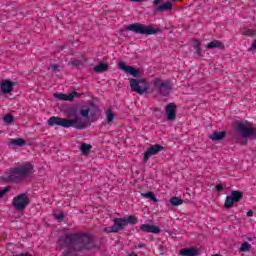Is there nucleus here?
I'll list each match as a JSON object with an SVG mask.
<instances>
[{
    "mask_svg": "<svg viewBox=\"0 0 256 256\" xmlns=\"http://www.w3.org/2000/svg\"><path fill=\"white\" fill-rule=\"evenodd\" d=\"M181 256H197L199 255V250L197 248H183L180 250Z\"/></svg>",
    "mask_w": 256,
    "mask_h": 256,
    "instance_id": "obj_18",
    "label": "nucleus"
},
{
    "mask_svg": "<svg viewBox=\"0 0 256 256\" xmlns=\"http://www.w3.org/2000/svg\"><path fill=\"white\" fill-rule=\"evenodd\" d=\"M51 69H52V71H57V69H59V66H57V65H52Z\"/></svg>",
    "mask_w": 256,
    "mask_h": 256,
    "instance_id": "obj_36",
    "label": "nucleus"
},
{
    "mask_svg": "<svg viewBox=\"0 0 256 256\" xmlns=\"http://www.w3.org/2000/svg\"><path fill=\"white\" fill-rule=\"evenodd\" d=\"M132 1L133 3H141L142 1H145V0H130Z\"/></svg>",
    "mask_w": 256,
    "mask_h": 256,
    "instance_id": "obj_39",
    "label": "nucleus"
},
{
    "mask_svg": "<svg viewBox=\"0 0 256 256\" xmlns=\"http://www.w3.org/2000/svg\"><path fill=\"white\" fill-rule=\"evenodd\" d=\"M216 191L219 193L221 191H223V184H218L216 185Z\"/></svg>",
    "mask_w": 256,
    "mask_h": 256,
    "instance_id": "obj_33",
    "label": "nucleus"
},
{
    "mask_svg": "<svg viewBox=\"0 0 256 256\" xmlns=\"http://www.w3.org/2000/svg\"><path fill=\"white\" fill-rule=\"evenodd\" d=\"M59 241L68 247L64 256H73L75 253H81V251H91L96 247L95 237L87 232L66 234L60 237Z\"/></svg>",
    "mask_w": 256,
    "mask_h": 256,
    "instance_id": "obj_1",
    "label": "nucleus"
},
{
    "mask_svg": "<svg viewBox=\"0 0 256 256\" xmlns=\"http://www.w3.org/2000/svg\"><path fill=\"white\" fill-rule=\"evenodd\" d=\"M107 69H109V65H107L105 63H99L98 65H96L94 67L95 73H105V71H107Z\"/></svg>",
    "mask_w": 256,
    "mask_h": 256,
    "instance_id": "obj_21",
    "label": "nucleus"
},
{
    "mask_svg": "<svg viewBox=\"0 0 256 256\" xmlns=\"http://www.w3.org/2000/svg\"><path fill=\"white\" fill-rule=\"evenodd\" d=\"M140 231H143V233H154L157 235V234L161 233V228H159L155 225L142 224L140 226Z\"/></svg>",
    "mask_w": 256,
    "mask_h": 256,
    "instance_id": "obj_17",
    "label": "nucleus"
},
{
    "mask_svg": "<svg viewBox=\"0 0 256 256\" xmlns=\"http://www.w3.org/2000/svg\"><path fill=\"white\" fill-rule=\"evenodd\" d=\"M7 191H9V188H4L3 190H0V199L1 197H3V195H5V193H7Z\"/></svg>",
    "mask_w": 256,
    "mask_h": 256,
    "instance_id": "obj_34",
    "label": "nucleus"
},
{
    "mask_svg": "<svg viewBox=\"0 0 256 256\" xmlns=\"http://www.w3.org/2000/svg\"><path fill=\"white\" fill-rule=\"evenodd\" d=\"M119 69H121L122 71H124V73H127L128 75H133V77H139V70L133 68V66L125 65V62L119 63Z\"/></svg>",
    "mask_w": 256,
    "mask_h": 256,
    "instance_id": "obj_14",
    "label": "nucleus"
},
{
    "mask_svg": "<svg viewBox=\"0 0 256 256\" xmlns=\"http://www.w3.org/2000/svg\"><path fill=\"white\" fill-rule=\"evenodd\" d=\"M241 199H243L242 191H237V190L232 191L231 195L226 197V200L224 203L225 209H231V207H233L235 203H239Z\"/></svg>",
    "mask_w": 256,
    "mask_h": 256,
    "instance_id": "obj_11",
    "label": "nucleus"
},
{
    "mask_svg": "<svg viewBox=\"0 0 256 256\" xmlns=\"http://www.w3.org/2000/svg\"><path fill=\"white\" fill-rule=\"evenodd\" d=\"M141 196L145 199H150V201H153V203H157V201H159L157 197H155V193L151 191L147 193H142Z\"/></svg>",
    "mask_w": 256,
    "mask_h": 256,
    "instance_id": "obj_24",
    "label": "nucleus"
},
{
    "mask_svg": "<svg viewBox=\"0 0 256 256\" xmlns=\"http://www.w3.org/2000/svg\"><path fill=\"white\" fill-rule=\"evenodd\" d=\"M137 217L129 215L126 218H115L114 224L111 227L104 228L105 233H119L123 231L127 225H136Z\"/></svg>",
    "mask_w": 256,
    "mask_h": 256,
    "instance_id": "obj_4",
    "label": "nucleus"
},
{
    "mask_svg": "<svg viewBox=\"0 0 256 256\" xmlns=\"http://www.w3.org/2000/svg\"><path fill=\"white\" fill-rule=\"evenodd\" d=\"M160 3H163V0H153L152 5L154 8L153 14L157 15V13H165L167 11H173V3L172 2H165L161 5Z\"/></svg>",
    "mask_w": 256,
    "mask_h": 256,
    "instance_id": "obj_10",
    "label": "nucleus"
},
{
    "mask_svg": "<svg viewBox=\"0 0 256 256\" xmlns=\"http://www.w3.org/2000/svg\"><path fill=\"white\" fill-rule=\"evenodd\" d=\"M25 144L26 142L22 138L13 139L10 141V145H14L15 147H23Z\"/></svg>",
    "mask_w": 256,
    "mask_h": 256,
    "instance_id": "obj_25",
    "label": "nucleus"
},
{
    "mask_svg": "<svg viewBox=\"0 0 256 256\" xmlns=\"http://www.w3.org/2000/svg\"><path fill=\"white\" fill-rule=\"evenodd\" d=\"M150 85L153 87V91H156L160 95V97H169L171 95V91L173 86L171 82L168 80H163L161 78H154Z\"/></svg>",
    "mask_w": 256,
    "mask_h": 256,
    "instance_id": "obj_6",
    "label": "nucleus"
},
{
    "mask_svg": "<svg viewBox=\"0 0 256 256\" xmlns=\"http://www.w3.org/2000/svg\"><path fill=\"white\" fill-rule=\"evenodd\" d=\"M68 117H75L76 119H67L58 116H52L47 120V125L48 127H55V125H57L58 127H64V129H69V127H74V129L79 130L87 129V122L79 118V115H77V112H75V110H71L68 113Z\"/></svg>",
    "mask_w": 256,
    "mask_h": 256,
    "instance_id": "obj_2",
    "label": "nucleus"
},
{
    "mask_svg": "<svg viewBox=\"0 0 256 256\" xmlns=\"http://www.w3.org/2000/svg\"><path fill=\"white\" fill-rule=\"evenodd\" d=\"M207 49H225V44L219 40H213L207 44Z\"/></svg>",
    "mask_w": 256,
    "mask_h": 256,
    "instance_id": "obj_19",
    "label": "nucleus"
},
{
    "mask_svg": "<svg viewBox=\"0 0 256 256\" xmlns=\"http://www.w3.org/2000/svg\"><path fill=\"white\" fill-rule=\"evenodd\" d=\"M0 91L4 95H9V93H11L13 91V82H11L9 80H2V82L0 84Z\"/></svg>",
    "mask_w": 256,
    "mask_h": 256,
    "instance_id": "obj_15",
    "label": "nucleus"
},
{
    "mask_svg": "<svg viewBox=\"0 0 256 256\" xmlns=\"http://www.w3.org/2000/svg\"><path fill=\"white\" fill-rule=\"evenodd\" d=\"M89 113H91V107L89 106H84L80 109V115L84 119H89Z\"/></svg>",
    "mask_w": 256,
    "mask_h": 256,
    "instance_id": "obj_23",
    "label": "nucleus"
},
{
    "mask_svg": "<svg viewBox=\"0 0 256 256\" xmlns=\"http://www.w3.org/2000/svg\"><path fill=\"white\" fill-rule=\"evenodd\" d=\"M240 251L242 253H245L247 251H251V244H249V242L242 243V245L240 246Z\"/></svg>",
    "mask_w": 256,
    "mask_h": 256,
    "instance_id": "obj_28",
    "label": "nucleus"
},
{
    "mask_svg": "<svg viewBox=\"0 0 256 256\" xmlns=\"http://www.w3.org/2000/svg\"><path fill=\"white\" fill-rule=\"evenodd\" d=\"M194 49L196 55H201V42L199 40L195 41Z\"/></svg>",
    "mask_w": 256,
    "mask_h": 256,
    "instance_id": "obj_29",
    "label": "nucleus"
},
{
    "mask_svg": "<svg viewBox=\"0 0 256 256\" xmlns=\"http://www.w3.org/2000/svg\"><path fill=\"white\" fill-rule=\"evenodd\" d=\"M131 91L138 93V95H144V93H149V83L145 79H130Z\"/></svg>",
    "mask_w": 256,
    "mask_h": 256,
    "instance_id": "obj_8",
    "label": "nucleus"
},
{
    "mask_svg": "<svg viewBox=\"0 0 256 256\" xmlns=\"http://www.w3.org/2000/svg\"><path fill=\"white\" fill-rule=\"evenodd\" d=\"M55 219H57L58 221H63V219H65V215L63 214V212L59 213V214H55L54 215Z\"/></svg>",
    "mask_w": 256,
    "mask_h": 256,
    "instance_id": "obj_32",
    "label": "nucleus"
},
{
    "mask_svg": "<svg viewBox=\"0 0 256 256\" xmlns=\"http://www.w3.org/2000/svg\"><path fill=\"white\" fill-rule=\"evenodd\" d=\"M244 145H247V140L244 141Z\"/></svg>",
    "mask_w": 256,
    "mask_h": 256,
    "instance_id": "obj_40",
    "label": "nucleus"
},
{
    "mask_svg": "<svg viewBox=\"0 0 256 256\" xmlns=\"http://www.w3.org/2000/svg\"><path fill=\"white\" fill-rule=\"evenodd\" d=\"M226 135H227V132L225 131L214 132L209 136V139H211L212 141H223Z\"/></svg>",
    "mask_w": 256,
    "mask_h": 256,
    "instance_id": "obj_20",
    "label": "nucleus"
},
{
    "mask_svg": "<svg viewBox=\"0 0 256 256\" xmlns=\"http://www.w3.org/2000/svg\"><path fill=\"white\" fill-rule=\"evenodd\" d=\"M175 103H169L165 106L166 119L167 121H175L177 117V110L175 109Z\"/></svg>",
    "mask_w": 256,
    "mask_h": 256,
    "instance_id": "obj_13",
    "label": "nucleus"
},
{
    "mask_svg": "<svg viewBox=\"0 0 256 256\" xmlns=\"http://www.w3.org/2000/svg\"><path fill=\"white\" fill-rule=\"evenodd\" d=\"M72 65H74V67H79V65H81V62H79V60H73Z\"/></svg>",
    "mask_w": 256,
    "mask_h": 256,
    "instance_id": "obj_35",
    "label": "nucleus"
},
{
    "mask_svg": "<svg viewBox=\"0 0 256 256\" xmlns=\"http://www.w3.org/2000/svg\"><path fill=\"white\" fill-rule=\"evenodd\" d=\"M172 1H174V2H175V1H177V0H172Z\"/></svg>",
    "mask_w": 256,
    "mask_h": 256,
    "instance_id": "obj_41",
    "label": "nucleus"
},
{
    "mask_svg": "<svg viewBox=\"0 0 256 256\" xmlns=\"http://www.w3.org/2000/svg\"><path fill=\"white\" fill-rule=\"evenodd\" d=\"M114 119H115V113L113 112V110L108 109L106 111V121H107V123L113 122Z\"/></svg>",
    "mask_w": 256,
    "mask_h": 256,
    "instance_id": "obj_26",
    "label": "nucleus"
},
{
    "mask_svg": "<svg viewBox=\"0 0 256 256\" xmlns=\"http://www.w3.org/2000/svg\"><path fill=\"white\" fill-rule=\"evenodd\" d=\"M234 131L246 139H256V128L249 121H236L233 125Z\"/></svg>",
    "mask_w": 256,
    "mask_h": 256,
    "instance_id": "obj_5",
    "label": "nucleus"
},
{
    "mask_svg": "<svg viewBox=\"0 0 256 256\" xmlns=\"http://www.w3.org/2000/svg\"><path fill=\"white\" fill-rule=\"evenodd\" d=\"M250 49H254L256 51V40L254 41V43L251 45Z\"/></svg>",
    "mask_w": 256,
    "mask_h": 256,
    "instance_id": "obj_38",
    "label": "nucleus"
},
{
    "mask_svg": "<svg viewBox=\"0 0 256 256\" xmlns=\"http://www.w3.org/2000/svg\"><path fill=\"white\" fill-rule=\"evenodd\" d=\"M54 97L56 99H59L60 101H73L75 97H79V93H77L76 91L71 92L69 95L64 93H58L54 94Z\"/></svg>",
    "mask_w": 256,
    "mask_h": 256,
    "instance_id": "obj_16",
    "label": "nucleus"
},
{
    "mask_svg": "<svg viewBox=\"0 0 256 256\" xmlns=\"http://www.w3.org/2000/svg\"><path fill=\"white\" fill-rule=\"evenodd\" d=\"M126 31H133V33H136V35H155L156 33H159L158 28L137 23L127 26Z\"/></svg>",
    "mask_w": 256,
    "mask_h": 256,
    "instance_id": "obj_7",
    "label": "nucleus"
},
{
    "mask_svg": "<svg viewBox=\"0 0 256 256\" xmlns=\"http://www.w3.org/2000/svg\"><path fill=\"white\" fill-rule=\"evenodd\" d=\"M91 149H93V146L91 144L82 143L80 146V151L83 155H89V151H91Z\"/></svg>",
    "mask_w": 256,
    "mask_h": 256,
    "instance_id": "obj_22",
    "label": "nucleus"
},
{
    "mask_svg": "<svg viewBox=\"0 0 256 256\" xmlns=\"http://www.w3.org/2000/svg\"><path fill=\"white\" fill-rule=\"evenodd\" d=\"M13 121H15V118L11 114H8L4 117V123H13Z\"/></svg>",
    "mask_w": 256,
    "mask_h": 256,
    "instance_id": "obj_31",
    "label": "nucleus"
},
{
    "mask_svg": "<svg viewBox=\"0 0 256 256\" xmlns=\"http://www.w3.org/2000/svg\"><path fill=\"white\" fill-rule=\"evenodd\" d=\"M170 203L171 205H174L175 207H177L179 205H183V200L179 197H172L170 199Z\"/></svg>",
    "mask_w": 256,
    "mask_h": 256,
    "instance_id": "obj_27",
    "label": "nucleus"
},
{
    "mask_svg": "<svg viewBox=\"0 0 256 256\" xmlns=\"http://www.w3.org/2000/svg\"><path fill=\"white\" fill-rule=\"evenodd\" d=\"M29 196L27 194H19L12 200V206L16 211H25L27 205H29Z\"/></svg>",
    "mask_w": 256,
    "mask_h": 256,
    "instance_id": "obj_9",
    "label": "nucleus"
},
{
    "mask_svg": "<svg viewBox=\"0 0 256 256\" xmlns=\"http://www.w3.org/2000/svg\"><path fill=\"white\" fill-rule=\"evenodd\" d=\"M242 33H243V35H246L247 37H253V35H255V30L244 29Z\"/></svg>",
    "mask_w": 256,
    "mask_h": 256,
    "instance_id": "obj_30",
    "label": "nucleus"
},
{
    "mask_svg": "<svg viewBox=\"0 0 256 256\" xmlns=\"http://www.w3.org/2000/svg\"><path fill=\"white\" fill-rule=\"evenodd\" d=\"M247 217H253V211L249 210V211L247 212Z\"/></svg>",
    "mask_w": 256,
    "mask_h": 256,
    "instance_id": "obj_37",
    "label": "nucleus"
},
{
    "mask_svg": "<svg viewBox=\"0 0 256 256\" xmlns=\"http://www.w3.org/2000/svg\"><path fill=\"white\" fill-rule=\"evenodd\" d=\"M33 173V165L31 163H26L21 166L10 168L6 176V181L19 183L21 179H27V177L33 175Z\"/></svg>",
    "mask_w": 256,
    "mask_h": 256,
    "instance_id": "obj_3",
    "label": "nucleus"
},
{
    "mask_svg": "<svg viewBox=\"0 0 256 256\" xmlns=\"http://www.w3.org/2000/svg\"><path fill=\"white\" fill-rule=\"evenodd\" d=\"M163 149L164 147L159 144H155L149 147L144 153V163H147L149 161V157H152V155H157L158 153H160V151H163Z\"/></svg>",
    "mask_w": 256,
    "mask_h": 256,
    "instance_id": "obj_12",
    "label": "nucleus"
}]
</instances>
